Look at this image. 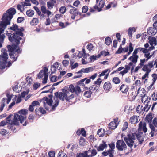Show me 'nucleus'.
Here are the masks:
<instances>
[{
  "mask_svg": "<svg viewBox=\"0 0 157 157\" xmlns=\"http://www.w3.org/2000/svg\"><path fill=\"white\" fill-rule=\"evenodd\" d=\"M136 120L135 117L133 116L130 118V121L131 123L132 124H135L136 122L135 121Z\"/></svg>",
  "mask_w": 157,
  "mask_h": 157,
  "instance_id": "nucleus-57",
  "label": "nucleus"
},
{
  "mask_svg": "<svg viewBox=\"0 0 157 157\" xmlns=\"http://www.w3.org/2000/svg\"><path fill=\"white\" fill-rule=\"evenodd\" d=\"M108 145L111 149H110L114 150V149L115 147L114 142H112L111 143L109 144Z\"/></svg>",
  "mask_w": 157,
  "mask_h": 157,
  "instance_id": "nucleus-46",
  "label": "nucleus"
},
{
  "mask_svg": "<svg viewBox=\"0 0 157 157\" xmlns=\"http://www.w3.org/2000/svg\"><path fill=\"white\" fill-rule=\"evenodd\" d=\"M12 114H10L9 115L6 119L7 120V121L9 122V123H10V122L12 123L13 121L11 120V117L13 116Z\"/></svg>",
  "mask_w": 157,
  "mask_h": 157,
  "instance_id": "nucleus-53",
  "label": "nucleus"
},
{
  "mask_svg": "<svg viewBox=\"0 0 157 157\" xmlns=\"http://www.w3.org/2000/svg\"><path fill=\"white\" fill-rule=\"evenodd\" d=\"M48 155L50 157H54L55 155V152L54 151H50L48 153Z\"/></svg>",
  "mask_w": 157,
  "mask_h": 157,
  "instance_id": "nucleus-60",
  "label": "nucleus"
},
{
  "mask_svg": "<svg viewBox=\"0 0 157 157\" xmlns=\"http://www.w3.org/2000/svg\"><path fill=\"white\" fill-rule=\"evenodd\" d=\"M87 49H88L90 51L92 50L93 48V46L92 44L90 43L87 45Z\"/></svg>",
  "mask_w": 157,
  "mask_h": 157,
  "instance_id": "nucleus-58",
  "label": "nucleus"
},
{
  "mask_svg": "<svg viewBox=\"0 0 157 157\" xmlns=\"http://www.w3.org/2000/svg\"><path fill=\"white\" fill-rule=\"evenodd\" d=\"M148 65L147 64L144 65L142 69V70L144 71L148 72V73H150L151 71V70L148 68Z\"/></svg>",
  "mask_w": 157,
  "mask_h": 157,
  "instance_id": "nucleus-31",
  "label": "nucleus"
},
{
  "mask_svg": "<svg viewBox=\"0 0 157 157\" xmlns=\"http://www.w3.org/2000/svg\"><path fill=\"white\" fill-rule=\"evenodd\" d=\"M14 53H10L9 54V55L10 56V58L11 59H13V61H12V63H13L14 61H16L17 59V57H18L19 55H18L17 56L15 57L14 55Z\"/></svg>",
  "mask_w": 157,
  "mask_h": 157,
  "instance_id": "nucleus-29",
  "label": "nucleus"
},
{
  "mask_svg": "<svg viewBox=\"0 0 157 157\" xmlns=\"http://www.w3.org/2000/svg\"><path fill=\"white\" fill-rule=\"evenodd\" d=\"M62 92H56L54 93V94L55 96L57 98H59V99L62 100V101H64L65 99L66 101H68L70 99H71L74 97V95L73 94L68 97L67 94H69V92L67 90L63 89H62Z\"/></svg>",
  "mask_w": 157,
  "mask_h": 157,
  "instance_id": "nucleus-2",
  "label": "nucleus"
},
{
  "mask_svg": "<svg viewBox=\"0 0 157 157\" xmlns=\"http://www.w3.org/2000/svg\"><path fill=\"white\" fill-rule=\"evenodd\" d=\"M116 147L119 151H122L127 148V146L123 140H118L116 142Z\"/></svg>",
  "mask_w": 157,
  "mask_h": 157,
  "instance_id": "nucleus-6",
  "label": "nucleus"
},
{
  "mask_svg": "<svg viewBox=\"0 0 157 157\" xmlns=\"http://www.w3.org/2000/svg\"><path fill=\"white\" fill-rule=\"evenodd\" d=\"M152 114L150 112L147 114L145 118V121L146 122H147L149 124L151 123L153 117L152 116Z\"/></svg>",
  "mask_w": 157,
  "mask_h": 157,
  "instance_id": "nucleus-14",
  "label": "nucleus"
},
{
  "mask_svg": "<svg viewBox=\"0 0 157 157\" xmlns=\"http://www.w3.org/2000/svg\"><path fill=\"white\" fill-rule=\"evenodd\" d=\"M54 3L49 1L47 3L48 8L50 9L52 8L54 6Z\"/></svg>",
  "mask_w": 157,
  "mask_h": 157,
  "instance_id": "nucleus-38",
  "label": "nucleus"
},
{
  "mask_svg": "<svg viewBox=\"0 0 157 157\" xmlns=\"http://www.w3.org/2000/svg\"><path fill=\"white\" fill-rule=\"evenodd\" d=\"M102 82V81L101 80V78H99L97 79L96 81H94V85H96L100 86L101 83Z\"/></svg>",
  "mask_w": 157,
  "mask_h": 157,
  "instance_id": "nucleus-37",
  "label": "nucleus"
},
{
  "mask_svg": "<svg viewBox=\"0 0 157 157\" xmlns=\"http://www.w3.org/2000/svg\"><path fill=\"white\" fill-rule=\"evenodd\" d=\"M7 124H9V122L6 119V120L2 121L0 122V126H4Z\"/></svg>",
  "mask_w": 157,
  "mask_h": 157,
  "instance_id": "nucleus-48",
  "label": "nucleus"
},
{
  "mask_svg": "<svg viewBox=\"0 0 157 157\" xmlns=\"http://www.w3.org/2000/svg\"><path fill=\"white\" fill-rule=\"evenodd\" d=\"M92 93L90 92V91L89 90L88 91H85L84 93V95L87 98H90V97Z\"/></svg>",
  "mask_w": 157,
  "mask_h": 157,
  "instance_id": "nucleus-33",
  "label": "nucleus"
},
{
  "mask_svg": "<svg viewBox=\"0 0 157 157\" xmlns=\"http://www.w3.org/2000/svg\"><path fill=\"white\" fill-rule=\"evenodd\" d=\"M70 25V23L68 22H66L65 23L62 22L59 23V25L60 26L62 27V28H65Z\"/></svg>",
  "mask_w": 157,
  "mask_h": 157,
  "instance_id": "nucleus-28",
  "label": "nucleus"
},
{
  "mask_svg": "<svg viewBox=\"0 0 157 157\" xmlns=\"http://www.w3.org/2000/svg\"><path fill=\"white\" fill-rule=\"evenodd\" d=\"M75 94L77 95L80 94L81 91L80 86L78 85H77L75 86Z\"/></svg>",
  "mask_w": 157,
  "mask_h": 157,
  "instance_id": "nucleus-32",
  "label": "nucleus"
},
{
  "mask_svg": "<svg viewBox=\"0 0 157 157\" xmlns=\"http://www.w3.org/2000/svg\"><path fill=\"white\" fill-rule=\"evenodd\" d=\"M24 30V29L23 27H21L20 28H18L16 31L13 33V36L14 38H16V39L18 44L20 42V40L22 39L21 37L18 36L22 37L23 36L24 34L22 32Z\"/></svg>",
  "mask_w": 157,
  "mask_h": 157,
  "instance_id": "nucleus-5",
  "label": "nucleus"
},
{
  "mask_svg": "<svg viewBox=\"0 0 157 157\" xmlns=\"http://www.w3.org/2000/svg\"><path fill=\"white\" fill-rule=\"evenodd\" d=\"M88 153L87 151H85L83 153L80 152V155L81 157H86L87 154Z\"/></svg>",
  "mask_w": 157,
  "mask_h": 157,
  "instance_id": "nucleus-61",
  "label": "nucleus"
},
{
  "mask_svg": "<svg viewBox=\"0 0 157 157\" xmlns=\"http://www.w3.org/2000/svg\"><path fill=\"white\" fill-rule=\"evenodd\" d=\"M16 43V44L13 43L12 45H8L7 46V48H8V51L11 53H13L14 51L16 49V48L18 47V45L19 44L20 42L18 44L17 42V41H14Z\"/></svg>",
  "mask_w": 157,
  "mask_h": 157,
  "instance_id": "nucleus-10",
  "label": "nucleus"
},
{
  "mask_svg": "<svg viewBox=\"0 0 157 157\" xmlns=\"http://www.w3.org/2000/svg\"><path fill=\"white\" fill-rule=\"evenodd\" d=\"M146 122H144L143 123L142 121H140L139 124L138 131H139L141 130V129H142L144 132V133H146L147 130V129L146 127Z\"/></svg>",
  "mask_w": 157,
  "mask_h": 157,
  "instance_id": "nucleus-11",
  "label": "nucleus"
},
{
  "mask_svg": "<svg viewBox=\"0 0 157 157\" xmlns=\"http://www.w3.org/2000/svg\"><path fill=\"white\" fill-rule=\"evenodd\" d=\"M6 62L0 60V69H3L5 68Z\"/></svg>",
  "mask_w": 157,
  "mask_h": 157,
  "instance_id": "nucleus-34",
  "label": "nucleus"
},
{
  "mask_svg": "<svg viewBox=\"0 0 157 157\" xmlns=\"http://www.w3.org/2000/svg\"><path fill=\"white\" fill-rule=\"evenodd\" d=\"M151 107V105H149L148 104H146L145 105V106L143 108V109H142V111H144L147 112L149 110Z\"/></svg>",
  "mask_w": 157,
  "mask_h": 157,
  "instance_id": "nucleus-35",
  "label": "nucleus"
},
{
  "mask_svg": "<svg viewBox=\"0 0 157 157\" xmlns=\"http://www.w3.org/2000/svg\"><path fill=\"white\" fill-rule=\"evenodd\" d=\"M86 78H84L83 79H81L80 81L77 82L76 83V84L77 85H79L80 86H85V85L84 83V82L86 80Z\"/></svg>",
  "mask_w": 157,
  "mask_h": 157,
  "instance_id": "nucleus-26",
  "label": "nucleus"
},
{
  "mask_svg": "<svg viewBox=\"0 0 157 157\" xmlns=\"http://www.w3.org/2000/svg\"><path fill=\"white\" fill-rule=\"evenodd\" d=\"M143 134L142 132H141L140 133H139V132H138L137 133H132V134H128V135H130L131 136H132L133 135H134V136L135 137V139H136V138H135V136H136V137L137 139L138 140L139 139H140V138L141 137V134Z\"/></svg>",
  "mask_w": 157,
  "mask_h": 157,
  "instance_id": "nucleus-22",
  "label": "nucleus"
},
{
  "mask_svg": "<svg viewBox=\"0 0 157 157\" xmlns=\"http://www.w3.org/2000/svg\"><path fill=\"white\" fill-rule=\"evenodd\" d=\"M55 103L52 106L51 111L54 110L55 109V108L57 107L59 105V100L58 99H57L55 101Z\"/></svg>",
  "mask_w": 157,
  "mask_h": 157,
  "instance_id": "nucleus-36",
  "label": "nucleus"
},
{
  "mask_svg": "<svg viewBox=\"0 0 157 157\" xmlns=\"http://www.w3.org/2000/svg\"><path fill=\"white\" fill-rule=\"evenodd\" d=\"M28 110L26 109H22L18 112V113L23 115H25L27 114Z\"/></svg>",
  "mask_w": 157,
  "mask_h": 157,
  "instance_id": "nucleus-39",
  "label": "nucleus"
},
{
  "mask_svg": "<svg viewBox=\"0 0 157 157\" xmlns=\"http://www.w3.org/2000/svg\"><path fill=\"white\" fill-rule=\"evenodd\" d=\"M157 32V30L155 28L149 27L148 28L147 33L150 35L154 36L156 34Z\"/></svg>",
  "mask_w": 157,
  "mask_h": 157,
  "instance_id": "nucleus-12",
  "label": "nucleus"
},
{
  "mask_svg": "<svg viewBox=\"0 0 157 157\" xmlns=\"http://www.w3.org/2000/svg\"><path fill=\"white\" fill-rule=\"evenodd\" d=\"M88 8L87 6H83L82 8V12L83 13H86L88 10Z\"/></svg>",
  "mask_w": 157,
  "mask_h": 157,
  "instance_id": "nucleus-52",
  "label": "nucleus"
},
{
  "mask_svg": "<svg viewBox=\"0 0 157 157\" xmlns=\"http://www.w3.org/2000/svg\"><path fill=\"white\" fill-rule=\"evenodd\" d=\"M105 42L107 45H109L112 43V40L111 38L109 37H107L105 39Z\"/></svg>",
  "mask_w": 157,
  "mask_h": 157,
  "instance_id": "nucleus-30",
  "label": "nucleus"
},
{
  "mask_svg": "<svg viewBox=\"0 0 157 157\" xmlns=\"http://www.w3.org/2000/svg\"><path fill=\"white\" fill-rule=\"evenodd\" d=\"M108 126L110 129H114L117 127V124H115V123L113 121L110 122Z\"/></svg>",
  "mask_w": 157,
  "mask_h": 157,
  "instance_id": "nucleus-21",
  "label": "nucleus"
},
{
  "mask_svg": "<svg viewBox=\"0 0 157 157\" xmlns=\"http://www.w3.org/2000/svg\"><path fill=\"white\" fill-rule=\"evenodd\" d=\"M6 12V13H4L3 14L1 19L6 22H10V24L11 19L13 18V15L16 13V10L14 8L11 7L8 9Z\"/></svg>",
  "mask_w": 157,
  "mask_h": 157,
  "instance_id": "nucleus-3",
  "label": "nucleus"
},
{
  "mask_svg": "<svg viewBox=\"0 0 157 157\" xmlns=\"http://www.w3.org/2000/svg\"><path fill=\"white\" fill-rule=\"evenodd\" d=\"M34 13V11L31 9L28 10L26 11V14L28 17H32Z\"/></svg>",
  "mask_w": 157,
  "mask_h": 157,
  "instance_id": "nucleus-24",
  "label": "nucleus"
},
{
  "mask_svg": "<svg viewBox=\"0 0 157 157\" xmlns=\"http://www.w3.org/2000/svg\"><path fill=\"white\" fill-rule=\"evenodd\" d=\"M99 88V87L96 85H93L89 88V90L92 93L94 92L95 93H96L98 91V89Z\"/></svg>",
  "mask_w": 157,
  "mask_h": 157,
  "instance_id": "nucleus-17",
  "label": "nucleus"
},
{
  "mask_svg": "<svg viewBox=\"0 0 157 157\" xmlns=\"http://www.w3.org/2000/svg\"><path fill=\"white\" fill-rule=\"evenodd\" d=\"M124 50V48H122L121 45H120L117 50L115 54H119L122 53Z\"/></svg>",
  "mask_w": 157,
  "mask_h": 157,
  "instance_id": "nucleus-42",
  "label": "nucleus"
},
{
  "mask_svg": "<svg viewBox=\"0 0 157 157\" xmlns=\"http://www.w3.org/2000/svg\"><path fill=\"white\" fill-rule=\"evenodd\" d=\"M44 79L42 81V83L44 84H45L47 83V81L48 78V75L47 74H44Z\"/></svg>",
  "mask_w": 157,
  "mask_h": 157,
  "instance_id": "nucleus-47",
  "label": "nucleus"
},
{
  "mask_svg": "<svg viewBox=\"0 0 157 157\" xmlns=\"http://www.w3.org/2000/svg\"><path fill=\"white\" fill-rule=\"evenodd\" d=\"M8 55L7 53L4 52L2 55H0V60L7 62L8 59Z\"/></svg>",
  "mask_w": 157,
  "mask_h": 157,
  "instance_id": "nucleus-16",
  "label": "nucleus"
},
{
  "mask_svg": "<svg viewBox=\"0 0 157 157\" xmlns=\"http://www.w3.org/2000/svg\"><path fill=\"white\" fill-rule=\"evenodd\" d=\"M102 130V129H99L97 132V134L100 137H102L104 136V135L105 134L106 131L105 129L103 130V133H101V132Z\"/></svg>",
  "mask_w": 157,
  "mask_h": 157,
  "instance_id": "nucleus-25",
  "label": "nucleus"
},
{
  "mask_svg": "<svg viewBox=\"0 0 157 157\" xmlns=\"http://www.w3.org/2000/svg\"><path fill=\"white\" fill-rule=\"evenodd\" d=\"M38 22V20L37 18H33L31 21L30 23L32 25H35Z\"/></svg>",
  "mask_w": 157,
  "mask_h": 157,
  "instance_id": "nucleus-27",
  "label": "nucleus"
},
{
  "mask_svg": "<svg viewBox=\"0 0 157 157\" xmlns=\"http://www.w3.org/2000/svg\"><path fill=\"white\" fill-rule=\"evenodd\" d=\"M84 69L85 73H88L94 70V69L93 67H90L84 68Z\"/></svg>",
  "mask_w": 157,
  "mask_h": 157,
  "instance_id": "nucleus-40",
  "label": "nucleus"
},
{
  "mask_svg": "<svg viewBox=\"0 0 157 157\" xmlns=\"http://www.w3.org/2000/svg\"><path fill=\"white\" fill-rule=\"evenodd\" d=\"M24 17H19L17 19V22L18 23H21L24 20Z\"/></svg>",
  "mask_w": 157,
  "mask_h": 157,
  "instance_id": "nucleus-59",
  "label": "nucleus"
},
{
  "mask_svg": "<svg viewBox=\"0 0 157 157\" xmlns=\"http://www.w3.org/2000/svg\"><path fill=\"white\" fill-rule=\"evenodd\" d=\"M103 87L105 90H109L112 87L110 82L108 81L105 82L104 85Z\"/></svg>",
  "mask_w": 157,
  "mask_h": 157,
  "instance_id": "nucleus-19",
  "label": "nucleus"
},
{
  "mask_svg": "<svg viewBox=\"0 0 157 157\" xmlns=\"http://www.w3.org/2000/svg\"><path fill=\"white\" fill-rule=\"evenodd\" d=\"M66 8L65 6L61 7L59 9V11L62 14L64 13L66 11Z\"/></svg>",
  "mask_w": 157,
  "mask_h": 157,
  "instance_id": "nucleus-43",
  "label": "nucleus"
},
{
  "mask_svg": "<svg viewBox=\"0 0 157 157\" xmlns=\"http://www.w3.org/2000/svg\"><path fill=\"white\" fill-rule=\"evenodd\" d=\"M57 80V77L56 76L53 75L50 78V81L52 82H55Z\"/></svg>",
  "mask_w": 157,
  "mask_h": 157,
  "instance_id": "nucleus-45",
  "label": "nucleus"
},
{
  "mask_svg": "<svg viewBox=\"0 0 157 157\" xmlns=\"http://www.w3.org/2000/svg\"><path fill=\"white\" fill-rule=\"evenodd\" d=\"M41 11L43 14H47L48 17L51 14V12L49 10H47L46 7L44 6H41Z\"/></svg>",
  "mask_w": 157,
  "mask_h": 157,
  "instance_id": "nucleus-15",
  "label": "nucleus"
},
{
  "mask_svg": "<svg viewBox=\"0 0 157 157\" xmlns=\"http://www.w3.org/2000/svg\"><path fill=\"white\" fill-rule=\"evenodd\" d=\"M134 31L135 32L136 31V29L134 27H130L128 31V34L130 37L132 38V31Z\"/></svg>",
  "mask_w": 157,
  "mask_h": 157,
  "instance_id": "nucleus-20",
  "label": "nucleus"
},
{
  "mask_svg": "<svg viewBox=\"0 0 157 157\" xmlns=\"http://www.w3.org/2000/svg\"><path fill=\"white\" fill-rule=\"evenodd\" d=\"M138 53V49L135 48L133 53L132 56H131L128 59V60L131 61L133 63H136L137 62L138 56L137 55Z\"/></svg>",
  "mask_w": 157,
  "mask_h": 157,
  "instance_id": "nucleus-7",
  "label": "nucleus"
},
{
  "mask_svg": "<svg viewBox=\"0 0 157 157\" xmlns=\"http://www.w3.org/2000/svg\"><path fill=\"white\" fill-rule=\"evenodd\" d=\"M34 9H35V11H36V13L38 14L39 15H40L41 14V11L40 10V9L39 8L36 6H34L33 7Z\"/></svg>",
  "mask_w": 157,
  "mask_h": 157,
  "instance_id": "nucleus-62",
  "label": "nucleus"
},
{
  "mask_svg": "<svg viewBox=\"0 0 157 157\" xmlns=\"http://www.w3.org/2000/svg\"><path fill=\"white\" fill-rule=\"evenodd\" d=\"M79 133H81L83 136L86 137V132L84 128H82L81 129Z\"/></svg>",
  "mask_w": 157,
  "mask_h": 157,
  "instance_id": "nucleus-50",
  "label": "nucleus"
},
{
  "mask_svg": "<svg viewBox=\"0 0 157 157\" xmlns=\"http://www.w3.org/2000/svg\"><path fill=\"white\" fill-rule=\"evenodd\" d=\"M12 95H11L10 96V95L9 94H7L6 95V96L7 97V99L6 101V103L7 104H8L10 102V101H11V98L12 97Z\"/></svg>",
  "mask_w": 157,
  "mask_h": 157,
  "instance_id": "nucleus-55",
  "label": "nucleus"
},
{
  "mask_svg": "<svg viewBox=\"0 0 157 157\" xmlns=\"http://www.w3.org/2000/svg\"><path fill=\"white\" fill-rule=\"evenodd\" d=\"M69 61L66 60H63L62 61V64L64 67L67 66L69 64Z\"/></svg>",
  "mask_w": 157,
  "mask_h": 157,
  "instance_id": "nucleus-63",
  "label": "nucleus"
},
{
  "mask_svg": "<svg viewBox=\"0 0 157 157\" xmlns=\"http://www.w3.org/2000/svg\"><path fill=\"white\" fill-rule=\"evenodd\" d=\"M6 35L8 37L9 40L12 43H13L14 41H16V38H14L13 36V34L11 33H6Z\"/></svg>",
  "mask_w": 157,
  "mask_h": 157,
  "instance_id": "nucleus-18",
  "label": "nucleus"
},
{
  "mask_svg": "<svg viewBox=\"0 0 157 157\" xmlns=\"http://www.w3.org/2000/svg\"><path fill=\"white\" fill-rule=\"evenodd\" d=\"M2 20L0 22V35L3 32L7 25L10 24V22H6L3 20Z\"/></svg>",
  "mask_w": 157,
  "mask_h": 157,
  "instance_id": "nucleus-9",
  "label": "nucleus"
},
{
  "mask_svg": "<svg viewBox=\"0 0 157 157\" xmlns=\"http://www.w3.org/2000/svg\"><path fill=\"white\" fill-rule=\"evenodd\" d=\"M102 143L99 144V146L97 147V150L98 151H102L104 148H106L107 147V144L105 141L102 140Z\"/></svg>",
  "mask_w": 157,
  "mask_h": 157,
  "instance_id": "nucleus-13",
  "label": "nucleus"
},
{
  "mask_svg": "<svg viewBox=\"0 0 157 157\" xmlns=\"http://www.w3.org/2000/svg\"><path fill=\"white\" fill-rule=\"evenodd\" d=\"M152 98L153 100L155 101L157 100V93L155 94V92H154L151 95Z\"/></svg>",
  "mask_w": 157,
  "mask_h": 157,
  "instance_id": "nucleus-51",
  "label": "nucleus"
},
{
  "mask_svg": "<svg viewBox=\"0 0 157 157\" xmlns=\"http://www.w3.org/2000/svg\"><path fill=\"white\" fill-rule=\"evenodd\" d=\"M152 123L154 125L155 127H157V118L156 117H155L153 119Z\"/></svg>",
  "mask_w": 157,
  "mask_h": 157,
  "instance_id": "nucleus-64",
  "label": "nucleus"
},
{
  "mask_svg": "<svg viewBox=\"0 0 157 157\" xmlns=\"http://www.w3.org/2000/svg\"><path fill=\"white\" fill-rule=\"evenodd\" d=\"M40 84L39 83H35L33 86V88L34 90H36L40 86Z\"/></svg>",
  "mask_w": 157,
  "mask_h": 157,
  "instance_id": "nucleus-56",
  "label": "nucleus"
},
{
  "mask_svg": "<svg viewBox=\"0 0 157 157\" xmlns=\"http://www.w3.org/2000/svg\"><path fill=\"white\" fill-rule=\"evenodd\" d=\"M149 127L151 129V131H154L155 132H156L157 131L156 130L154 127L155 126H154L151 123L149 124Z\"/></svg>",
  "mask_w": 157,
  "mask_h": 157,
  "instance_id": "nucleus-54",
  "label": "nucleus"
},
{
  "mask_svg": "<svg viewBox=\"0 0 157 157\" xmlns=\"http://www.w3.org/2000/svg\"><path fill=\"white\" fill-rule=\"evenodd\" d=\"M113 82L115 84L120 83V80L118 77H114L113 79Z\"/></svg>",
  "mask_w": 157,
  "mask_h": 157,
  "instance_id": "nucleus-41",
  "label": "nucleus"
},
{
  "mask_svg": "<svg viewBox=\"0 0 157 157\" xmlns=\"http://www.w3.org/2000/svg\"><path fill=\"white\" fill-rule=\"evenodd\" d=\"M18 25L16 24H15V25H14V26L10 27L9 29L14 31L15 32L17 30V29H18Z\"/></svg>",
  "mask_w": 157,
  "mask_h": 157,
  "instance_id": "nucleus-44",
  "label": "nucleus"
},
{
  "mask_svg": "<svg viewBox=\"0 0 157 157\" xmlns=\"http://www.w3.org/2000/svg\"><path fill=\"white\" fill-rule=\"evenodd\" d=\"M128 126V122H125L122 128V131H125L127 128Z\"/></svg>",
  "mask_w": 157,
  "mask_h": 157,
  "instance_id": "nucleus-49",
  "label": "nucleus"
},
{
  "mask_svg": "<svg viewBox=\"0 0 157 157\" xmlns=\"http://www.w3.org/2000/svg\"><path fill=\"white\" fill-rule=\"evenodd\" d=\"M25 120L24 116L20 115L18 114L15 113L14 115V118L12 123H9L7 126V128L11 131H14L16 129L14 125H18V121H20L21 123H22Z\"/></svg>",
  "mask_w": 157,
  "mask_h": 157,
  "instance_id": "nucleus-1",
  "label": "nucleus"
},
{
  "mask_svg": "<svg viewBox=\"0 0 157 157\" xmlns=\"http://www.w3.org/2000/svg\"><path fill=\"white\" fill-rule=\"evenodd\" d=\"M124 140L128 146L130 148V152L132 151L133 149L132 147L134 143V140H135L134 135H133L132 136H131L130 135H127V137H125L124 138Z\"/></svg>",
  "mask_w": 157,
  "mask_h": 157,
  "instance_id": "nucleus-4",
  "label": "nucleus"
},
{
  "mask_svg": "<svg viewBox=\"0 0 157 157\" xmlns=\"http://www.w3.org/2000/svg\"><path fill=\"white\" fill-rule=\"evenodd\" d=\"M65 87L67 89V88H68V90L72 93H74L75 91V87H74L73 84H70L69 85V87H66V86Z\"/></svg>",
  "mask_w": 157,
  "mask_h": 157,
  "instance_id": "nucleus-23",
  "label": "nucleus"
},
{
  "mask_svg": "<svg viewBox=\"0 0 157 157\" xmlns=\"http://www.w3.org/2000/svg\"><path fill=\"white\" fill-rule=\"evenodd\" d=\"M70 13L71 15V18L73 20L75 19V17L78 15H79L80 16L82 15L81 13L78 11V10L75 8L70 9Z\"/></svg>",
  "mask_w": 157,
  "mask_h": 157,
  "instance_id": "nucleus-8",
  "label": "nucleus"
}]
</instances>
